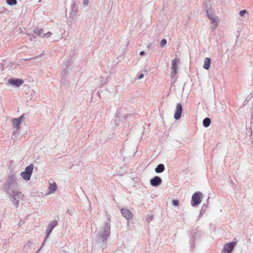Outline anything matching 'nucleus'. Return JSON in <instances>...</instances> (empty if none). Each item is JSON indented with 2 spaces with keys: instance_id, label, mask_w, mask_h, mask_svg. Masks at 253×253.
Instances as JSON below:
<instances>
[{
  "instance_id": "obj_10",
  "label": "nucleus",
  "mask_w": 253,
  "mask_h": 253,
  "mask_svg": "<svg viewBox=\"0 0 253 253\" xmlns=\"http://www.w3.org/2000/svg\"><path fill=\"white\" fill-rule=\"evenodd\" d=\"M162 183V179L159 176H155L150 180V183L153 186H158Z\"/></svg>"
},
{
  "instance_id": "obj_7",
  "label": "nucleus",
  "mask_w": 253,
  "mask_h": 253,
  "mask_svg": "<svg viewBox=\"0 0 253 253\" xmlns=\"http://www.w3.org/2000/svg\"><path fill=\"white\" fill-rule=\"evenodd\" d=\"M24 119L23 115L21 116L19 118L17 119H13L12 120V125L14 127H16L17 130L20 128L19 126L21 124L22 122Z\"/></svg>"
},
{
  "instance_id": "obj_15",
  "label": "nucleus",
  "mask_w": 253,
  "mask_h": 253,
  "mask_svg": "<svg viewBox=\"0 0 253 253\" xmlns=\"http://www.w3.org/2000/svg\"><path fill=\"white\" fill-rule=\"evenodd\" d=\"M165 169V167L163 164H159L155 168V171L157 173H160L163 172Z\"/></svg>"
},
{
  "instance_id": "obj_24",
  "label": "nucleus",
  "mask_w": 253,
  "mask_h": 253,
  "mask_svg": "<svg viewBox=\"0 0 253 253\" xmlns=\"http://www.w3.org/2000/svg\"><path fill=\"white\" fill-rule=\"evenodd\" d=\"M51 35V33H50V32H48L47 33L44 34V36H47V37H50Z\"/></svg>"
},
{
  "instance_id": "obj_21",
  "label": "nucleus",
  "mask_w": 253,
  "mask_h": 253,
  "mask_svg": "<svg viewBox=\"0 0 253 253\" xmlns=\"http://www.w3.org/2000/svg\"><path fill=\"white\" fill-rule=\"evenodd\" d=\"M167 43V41L165 39H163L161 41L160 45L162 47L164 46Z\"/></svg>"
},
{
  "instance_id": "obj_11",
  "label": "nucleus",
  "mask_w": 253,
  "mask_h": 253,
  "mask_svg": "<svg viewBox=\"0 0 253 253\" xmlns=\"http://www.w3.org/2000/svg\"><path fill=\"white\" fill-rule=\"evenodd\" d=\"M121 212L122 215L127 219H129L132 218V214L129 210L126 209H121Z\"/></svg>"
},
{
  "instance_id": "obj_2",
  "label": "nucleus",
  "mask_w": 253,
  "mask_h": 253,
  "mask_svg": "<svg viewBox=\"0 0 253 253\" xmlns=\"http://www.w3.org/2000/svg\"><path fill=\"white\" fill-rule=\"evenodd\" d=\"M202 194L200 192L195 193L192 197L191 205L195 206L199 205L202 201Z\"/></svg>"
},
{
  "instance_id": "obj_4",
  "label": "nucleus",
  "mask_w": 253,
  "mask_h": 253,
  "mask_svg": "<svg viewBox=\"0 0 253 253\" xmlns=\"http://www.w3.org/2000/svg\"><path fill=\"white\" fill-rule=\"evenodd\" d=\"M207 15L211 21V22L212 24H213V29H215L217 27V20H218V17H215L211 11L209 10H207Z\"/></svg>"
},
{
  "instance_id": "obj_3",
  "label": "nucleus",
  "mask_w": 253,
  "mask_h": 253,
  "mask_svg": "<svg viewBox=\"0 0 253 253\" xmlns=\"http://www.w3.org/2000/svg\"><path fill=\"white\" fill-rule=\"evenodd\" d=\"M23 197L24 195L20 192L13 191L11 194L12 202L15 206L18 205L19 201L20 200L23 199Z\"/></svg>"
},
{
  "instance_id": "obj_23",
  "label": "nucleus",
  "mask_w": 253,
  "mask_h": 253,
  "mask_svg": "<svg viewBox=\"0 0 253 253\" xmlns=\"http://www.w3.org/2000/svg\"><path fill=\"white\" fill-rule=\"evenodd\" d=\"M246 13V10H243L240 12L239 14L241 16H243Z\"/></svg>"
},
{
  "instance_id": "obj_18",
  "label": "nucleus",
  "mask_w": 253,
  "mask_h": 253,
  "mask_svg": "<svg viewBox=\"0 0 253 253\" xmlns=\"http://www.w3.org/2000/svg\"><path fill=\"white\" fill-rule=\"evenodd\" d=\"M15 176L14 175H11L9 176L7 178V181L10 183H12L15 181Z\"/></svg>"
},
{
  "instance_id": "obj_27",
  "label": "nucleus",
  "mask_w": 253,
  "mask_h": 253,
  "mask_svg": "<svg viewBox=\"0 0 253 253\" xmlns=\"http://www.w3.org/2000/svg\"><path fill=\"white\" fill-rule=\"evenodd\" d=\"M144 54H145V52L144 51H141L140 52V55H143Z\"/></svg>"
},
{
  "instance_id": "obj_13",
  "label": "nucleus",
  "mask_w": 253,
  "mask_h": 253,
  "mask_svg": "<svg viewBox=\"0 0 253 253\" xmlns=\"http://www.w3.org/2000/svg\"><path fill=\"white\" fill-rule=\"evenodd\" d=\"M211 59L208 57H206L204 60V65L203 66L204 68L206 70L209 69L211 66Z\"/></svg>"
},
{
  "instance_id": "obj_12",
  "label": "nucleus",
  "mask_w": 253,
  "mask_h": 253,
  "mask_svg": "<svg viewBox=\"0 0 253 253\" xmlns=\"http://www.w3.org/2000/svg\"><path fill=\"white\" fill-rule=\"evenodd\" d=\"M8 82L10 84L17 87L19 86L23 83V81L21 79H10Z\"/></svg>"
},
{
  "instance_id": "obj_25",
  "label": "nucleus",
  "mask_w": 253,
  "mask_h": 253,
  "mask_svg": "<svg viewBox=\"0 0 253 253\" xmlns=\"http://www.w3.org/2000/svg\"><path fill=\"white\" fill-rule=\"evenodd\" d=\"M88 3V0H84L83 4L84 5H87Z\"/></svg>"
},
{
  "instance_id": "obj_26",
  "label": "nucleus",
  "mask_w": 253,
  "mask_h": 253,
  "mask_svg": "<svg viewBox=\"0 0 253 253\" xmlns=\"http://www.w3.org/2000/svg\"><path fill=\"white\" fill-rule=\"evenodd\" d=\"M144 77V75L143 74H140L138 76V79H141Z\"/></svg>"
},
{
  "instance_id": "obj_17",
  "label": "nucleus",
  "mask_w": 253,
  "mask_h": 253,
  "mask_svg": "<svg viewBox=\"0 0 253 253\" xmlns=\"http://www.w3.org/2000/svg\"><path fill=\"white\" fill-rule=\"evenodd\" d=\"M211 122L210 119L206 118L203 121V125L205 127H208L210 125Z\"/></svg>"
},
{
  "instance_id": "obj_19",
  "label": "nucleus",
  "mask_w": 253,
  "mask_h": 253,
  "mask_svg": "<svg viewBox=\"0 0 253 253\" xmlns=\"http://www.w3.org/2000/svg\"><path fill=\"white\" fill-rule=\"evenodd\" d=\"M6 1L10 5H14L17 4L16 0H6Z\"/></svg>"
},
{
  "instance_id": "obj_1",
  "label": "nucleus",
  "mask_w": 253,
  "mask_h": 253,
  "mask_svg": "<svg viewBox=\"0 0 253 253\" xmlns=\"http://www.w3.org/2000/svg\"><path fill=\"white\" fill-rule=\"evenodd\" d=\"M33 170V165H30L27 167L25 171L21 173V177L26 180H28L30 179L31 174Z\"/></svg>"
},
{
  "instance_id": "obj_22",
  "label": "nucleus",
  "mask_w": 253,
  "mask_h": 253,
  "mask_svg": "<svg viewBox=\"0 0 253 253\" xmlns=\"http://www.w3.org/2000/svg\"><path fill=\"white\" fill-rule=\"evenodd\" d=\"M172 204L174 206H177L179 204V202L177 200H173L172 201Z\"/></svg>"
},
{
  "instance_id": "obj_16",
  "label": "nucleus",
  "mask_w": 253,
  "mask_h": 253,
  "mask_svg": "<svg viewBox=\"0 0 253 253\" xmlns=\"http://www.w3.org/2000/svg\"><path fill=\"white\" fill-rule=\"evenodd\" d=\"M57 189V186L55 182H53L52 183H50V185L49 186V190L50 193L54 192Z\"/></svg>"
},
{
  "instance_id": "obj_9",
  "label": "nucleus",
  "mask_w": 253,
  "mask_h": 253,
  "mask_svg": "<svg viewBox=\"0 0 253 253\" xmlns=\"http://www.w3.org/2000/svg\"><path fill=\"white\" fill-rule=\"evenodd\" d=\"M178 59H174L171 61L172 74L175 75L177 73V64L179 63Z\"/></svg>"
},
{
  "instance_id": "obj_5",
  "label": "nucleus",
  "mask_w": 253,
  "mask_h": 253,
  "mask_svg": "<svg viewBox=\"0 0 253 253\" xmlns=\"http://www.w3.org/2000/svg\"><path fill=\"white\" fill-rule=\"evenodd\" d=\"M236 245V242H232L224 245L222 253H231Z\"/></svg>"
},
{
  "instance_id": "obj_20",
  "label": "nucleus",
  "mask_w": 253,
  "mask_h": 253,
  "mask_svg": "<svg viewBox=\"0 0 253 253\" xmlns=\"http://www.w3.org/2000/svg\"><path fill=\"white\" fill-rule=\"evenodd\" d=\"M42 33V29H36L34 31V33L38 35H41Z\"/></svg>"
},
{
  "instance_id": "obj_6",
  "label": "nucleus",
  "mask_w": 253,
  "mask_h": 253,
  "mask_svg": "<svg viewBox=\"0 0 253 253\" xmlns=\"http://www.w3.org/2000/svg\"><path fill=\"white\" fill-rule=\"evenodd\" d=\"M182 111V107L180 103H177L176 106V111L174 113V117L176 120L180 119Z\"/></svg>"
},
{
  "instance_id": "obj_14",
  "label": "nucleus",
  "mask_w": 253,
  "mask_h": 253,
  "mask_svg": "<svg viewBox=\"0 0 253 253\" xmlns=\"http://www.w3.org/2000/svg\"><path fill=\"white\" fill-rule=\"evenodd\" d=\"M110 224L107 223L104 227V233L102 235L103 237H106L110 234Z\"/></svg>"
},
{
  "instance_id": "obj_8",
  "label": "nucleus",
  "mask_w": 253,
  "mask_h": 253,
  "mask_svg": "<svg viewBox=\"0 0 253 253\" xmlns=\"http://www.w3.org/2000/svg\"><path fill=\"white\" fill-rule=\"evenodd\" d=\"M57 225V222L55 220H53L52 221H50L48 225L47 229H46V238L48 237L50 233H51V231L53 229L54 227H55Z\"/></svg>"
}]
</instances>
